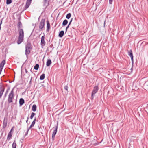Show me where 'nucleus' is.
I'll use <instances>...</instances> for the list:
<instances>
[{
	"label": "nucleus",
	"instance_id": "obj_46",
	"mask_svg": "<svg viewBox=\"0 0 148 148\" xmlns=\"http://www.w3.org/2000/svg\"><path fill=\"white\" fill-rule=\"evenodd\" d=\"M31 82V80H30V82H29V83L30 84Z\"/></svg>",
	"mask_w": 148,
	"mask_h": 148
},
{
	"label": "nucleus",
	"instance_id": "obj_24",
	"mask_svg": "<svg viewBox=\"0 0 148 148\" xmlns=\"http://www.w3.org/2000/svg\"><path fill=\"white\" fill-rule=\"evenodd\" d=\"M39 65L38 64H36L34 67V69L36 70H38L39 68Z\"/></svg>",
	"mask_w": 148,
	"mask_h": 148
},
{
	"label": "nucleus",
	"instance_id": "obj_33",
	"mask_svg": "<svg viewBox=\"0 0 148 148\" xmlns=\"http://www.w3.org/2000/svg\"><path fill=\"white\" fill-rule=\"evenodd\" d=\"M72 20H73V18H72L71 19V20L70 21L69 23V24L68 25H70L71 24V23L72 21Z\"/></svg>",
	"mask_w": 148,
	"mask_h": 148
},
{
	"label": "nucleus",
	"instance_id": "obj_44",
	"mask_svg": "<svg viewBox=\"0 0 148 148\" xmlns=\"http://www.w3.org/2000/svg\"><path fill=\"white\" fill-rule=\"evenodd\" d=\"M20 19H21V18L20 17H19V18H18V20L19 21H20Z\"/></svg>",
	"mask_w": 148,
	"mask_h": 148
},
{
	"label": "nucleus",
	"instance_id": "obj_34",
	"mask_svg": "<svg viewBox=\"0 0 148 148\" xmlns=\"http://www.w3.org/2000/svg\"><path fill=\"white\" fill-rule=\"evenodd\" d=\"M13 130H14V127H12V128L11 129V130L10 131V132H11V133H12V131H13Z\"/></svg>",
	"mask_w": 148,
	"mask_h": 148
},
{
	"label": "nucleus",
	"instance_id": "obj_6",
	"mask_svg": "<svg viewBox=\"0 0 148 148\" xmlns=\"http://www.w3.org/2000/svg\"><path fill=\"white\" fill-rule=\"evenodd\" d=\"M32 0H27L25 6V8L23 11L28 8L30 6Z\"/></svg>",
	"mask_w": 148,
	"mask_h": 148
},
{
	"label": "nucleus",
	"instance_id": "obj_48",
	"mask_svg": "<svg viewBox=\"0 0 148 148\" xmlns=\"http://www.w3.org/2000/svg\"><path fill=\"white\" fill-rule=\"evenodd\" d=\"M23 139H22V140H23Z\"/></svg>",
	"mask_w": 148,
	"mask_h": 148
},
{
	"label": "nucleus",
	"instance_id": "obj_13",
	"mask_svg": "<svg viewBox=\"0 0 148 148\" xmlns=\"http://www.w3.org/2000/svg\"><path fill=\"white\" fill-rule=\"evenodd\" d=\"M19 102L20 106H21L24 103L25 101L23 98H21L20 99Z\"/></svg>",
	"mask_w": 148,
	"mask_h": 148
},
{
	"label": "nucleus",
	"instance_id": "obj_10",
	"mask_svg": "<svg viewBox=\"0 0 148 148\" xmlns=\"http://www.w3.org/2000/svg\"><path fill=\"white\" fill-rule=\"evenodd\" d=\"M128 54L131 57L132 62L133 63V56L132 50L131 49L128 51Z\"/></svg>",
	"mask_w": 148,
	"mask_h": 148
},
{
	"label": "nucleus",
	"instance_id": "obj_29",
	"mask_svg": "<svg viewBox=\"0 0 148 148\" xmlns=\"http://www.w3.org/2000/svg\"><path fill=\"white\" fill-rule=\"evenodd\" d=\"M64 89L67 90V91H68V87L67 86V85H66L65 86H64Z\"/></svg>",
	"mask_w": 148,
	"mask_h": 148
},
{
	"label": "nucleus",
	"instance_id": "obj_22",
	"mask_svg": "<svg viewBox=\"0 0 148 148\" xmlns=\"http://www.w3.org/2000/svg\"><path fill=\"white\" fill-rule=\"evenodd\" d=\"M45 77V74L44 73L42 74L40 77V79L41 80H43Z\"/></svg>",
	"mask_w": 148,
	"mask_h": 148
},
{
	"label": "nucleus",
	"instance_id": "obj_15",
	"mask_svg": "<svg viewBox=\"0 0 148 148\" xmlns=\"http://www.w3.org/2000/svg\"><path fill=\"white\" fill-rule=\"evenodd\" d=\"M12 133H11L10 132H9L8 135L7 140H10V139L12 138Z\"/></svg>",
	"mask_w": 148,
	"mask_h": 148
},
{
	"label": "nucleus",
	"instance_id": "obj_17",
	"mask_svg": "<svg viewBox=\"0 0 148 148\" xmlns=\"http://www.w3.org/2000/svg\"><path fill=\"white\" fill-rule=\"evenodd\" d=\"M64 34V31L63 30H62L59 33V34H58V36H59L60 38L62 37Z\"/></svg>",
	"mask_w": 148,
	"mask_h": 148
},
{
	"label": "nucleus",
	"instance_id": "obj_40",
	"mask_svg": "<svg viewBox=\"0 0 148 148\" xmlns=\"http://www.w3.org/2000/svg\"><path fill=\"white\" fill-rule=\"evenodd\" d=\"M50 47L52 48L53 47V45L51 44V45H50Z\"/></svg>",
	"mask_w": 148,
	"mask_h": 148
},
{
	"label": "nucleus",
	"instance_id": "obj_21",
	"mask_svg": "<svg viewBox=\"0 0 148 148\" xmlns=\"http://www.w3.org/2000/svg\"><path fill=\"white\" fill-rule=\"evenodd\" d=\"M16 143L15 140H14L12 145V148H16Z\"/></svg>",
	"mask_w": 148,
	"mask_h": 148
},
{
	"label": "nucleus",
	"instance_id": "obj_45",
	"mask_svg": "<svg viewBox=\"0 0 148 148\" xmlns=\"http://www.w3.org/2000/svg\"><path fill=\"white\" fill-rule=\"evenodd\" d=\"M30 71H31V72H32V73H33V72H32V69H31V70H30Z\"/></svg>",
	"mask_w": 148,
	"mask_h": 148
},
{
	"label": "nucleus",
	"instance_id": "obj_4",
	"mask_svg": "<svg viewBox=\"0 0 148 148\" xmlns=\"http://www.w3.org/2000/svg\"><path fill=\"white\" fill-rule=\"evenodd\" d=\"M45 20L44 19H42L39 25V28L41 31H42L45 29Z\"/></svg>",
	"mask_w": 148,
	"mask_h": 148
},
{
	"label": "nucleus",
	"instance_id": "obj_23",
	"mask_svg": "<svg viewBox=\"0 0 148 148\" xmlns=\"http://www.w3.org/2000/svg\"><path fill=\"white\" fill-rule=\"evenodd\" d=\"M10 89V88L9 87H8L7 88V89L6 90V92L4 94V96L5 97H6L7 94H8L9 90Z\"/></svg>",
	"mask_w": 148,
	"mask_h": 148
},
{
	"label": "nucleus",
	"instance_id": "obj_2",
	"mask_svg": "<svg viewBox=\"0 0 148 148\" xmlns=\"http://www.w3.org/2000/svg\"><path fill=\"white\" fill-rule=\"evenodd\" d=\"M14 88H13L9 93L8 95V103H9L13 102V99L14 97Z\"/></svg>",
	"mask_w": 148,
	"mask_h": 148
},
{
	"label": "nucleus",
	"instance_id": "obj_36",
	"mask_svg": "<svg viewBox=\"0 0 148 148\" xmlns=\"http://www.w3.org/2000/svg\"><path fill=\"white\" fill-rule=\"evenodd\" d=\"M25 72L26 73H27L28 71H27V69H25Z\"/></svg>",
	"mask_w": 148,
	"mask_h": 148
},
{
	"label": "nucleus",
	"instance_id": "obj_49",
	"mask_svg": "<svg viewBox=\"0 0 148 148\" xmlns=\"http://www.w3.org/2000/svg\"><path fill=\"white\" fill-rule=\"evenodd\" d=\"M79 0H77V1H79Z\"/></svg>",
	"mask_w": 148,
	"mask_h": 148
},
{
	"label": "nucleus",
	"instance_id": "obj_14",
	"mask_svg": "<svg viewBox=\"0 0 148 148\" xmlns=\"http://www.w3.org/2000/svg\"><path fill=\"white\" fill-rule=\"evenodd\" d=\"M52 63L51 61V59H47L46 62V65L47 66H49Z\"/></svg>",
	"mask_w": 148,
	"mask_h": 148
},
{
	"label": "nucleus",
	"instance_id": "obj_18",
	"mask_svg": "<svg viewBox=\"0 0 148 148\" xmlns=\"http://www.w3.org/2000/svg\"><path fill=\"white\" fill-rule=\"evenodd\" d=\"M37 106L36 105L34 104L32 108V110L34 112H35L36 110Z\"/></svg>",
	"mask_w": 148,
	"mask_h": 148
},
{
	"label": "nucleus",
	"instance_id": "obj_26",
	"mask_svg": "<svg viewBox=\"0 0 148 148\" xmlns=\"http://www.w3.org/2000/svg\"><path fill=\"white\" fill-rule=\"evenodd\" d=\"M71 16V14L70 13H69L66 15V18L67 19H69L70 18Z\"/></svg>",
	"mask_w": 148,
	"mask_h": 148
},
{
	"label": "nucleus",
	"instance_id": "obj_39",
	"mask_svg": "<svg viewBox=\"0 0 148 148\" xmlns=\"http://www.w3.org/2000/svg\"><path fill=\"white\" fill-rule=\"evenodd\" d=\"M32 127H33V126H32L30 125V126L28 128L30 130V129Z\"/></svg>",
	"mask_w": 148,
	"mask_h": 148
},
{
	"label": "nucleus",
	"instance_id": "obj_19",
	"mask_svg": "<svg viewBox=\"0 0 148 148\" xmlns=\"http://www.w3.org/2000/svg\"><path fill=\"white\" fill-rule=\"evenodd\" d=\"M5 64V60H3L1 62L0 64V67L2 66V68H3L4 64Z\"/></svg>",
	"mask_w": 148,
	"mask_h": 148
},
{
	"label": "nucleus",
	"instance_id": "obj_37",
	"mask_svg": "<svg viewBox=\"0 0 148 148\" xmlns=\"http://www.w3.org/2000/svg\"><path fill=\"white\" fill-rule=\"evenodd\" d=\"M47 0H44V3L45 4L47 3Z\"/></svg>",
	"mask_w": 148,
	"mask_h": 148
},
{
	"label": "nucleus",
	"instance_id": "obj_35",
	"mask_svg": "<svg viewBox=\"0 0 148 148\" xmlns=\"http://www.w3.org/2000/svg\"><path fill=\"white\" fill-rule=\"evenodd\" d=\"M28 132H26L25 133V136H24V137H25L27 135V134H28Z\"/></svg>",
	"mask_w": 148,
	"mask_h": 148
},
{
	"label": "nucleus",
	"instance_id": "obj_42",
	"mask_svg": "<svg viewBox=\"0 0 148 148\" xmlns=\"http://www.w3.org/2000/svg\"><path fill=\"white\" fill-rule=\"evenodd\" d=\"M105 20L104 22V26H105Z\"/></svg>",
	"mask_w": 148,
	"mask_h": 148
},
{
	"label": "nucleus",
	"instance_id": "obj_43",
	"mask_svg": "<svg viewBox=\"0 0 148 148\" xmlns=\"http://www.w3.org/2000/svg\"><path fill=\"white\" fill-rule=\"evenodd\" d=\"M24 119V118L23 117L21 119V121H20V122H21V119Z\"/></svg>",
	"mask_w": 148,
	"mask_h": 148
},
{
	"label": "nucleus",
	"instance_id": "obj_41",
	"mask_svg": "<svg viewBox=\"0 0 148 148\" xmlns=\"http://www.w3.org/2000/svg\"><path fill=\"white\" fill-rule=\"evenodd\" d=\"M29 129L28 128L27 129V132H28L29 131Z\"/></svg>",
	"mask_w": 148,
	"mask_h": 148
},
{
	"label": "nucleus",
	"instance_id": "obj_9",
	"mask_svg": "<svg viewBox=\"0 0 148 148\" xmlns=\"http://www.w3.org/2000/svg\"><path fill=\"white\" fill-rule=\"evenodd\" d=\"M45 35L42 36L41 40V47L43 48V47L45 45Z\"/></svg>",
	"mask_w": 148,
	"mask_h": 148
},
{
	"label": "nucleus",
	"instance_id": "obj_8",
	"mask_svg": "<svg viewBox=\"0 0 148 148\" xmlns=\"http://www.w3.org/2000/svg\"><path fill=\"white\" fill-rule=\"evenodd\" d=\"M4 90V87L2 85L0 84V98L1 97Z\"/></svg>",
	"mask_w": 148,
	"mask_h": 148
},
{
	"label": "nucleus",
	"instance_id": "obj_11",
	"mask_svg": "<svg viewBox=\"0 0 148 148\" xmlns=\"http://www.w3.org/2000/svg\"><path fill=\"white\" fill-rule=\"evenodd\" d=\"M7 117H5L4 119V120L3 122V128H5L7 125Z\"/></svg>",
	"mask_w": 148,
	"mask_h": 148
},
{
	"label": "nucleus",
	"instance_id": "obj_31",
	"mask_svg": "<svg viewBox=\"0 0 148 148\" xmlns=\"http://www.w3.org/2000/svg\"><path fill=\"white\" fill-rule=\"evenodd\" d=\"M2 67V66H1V67H0V74H1L2 71V70L3 68Z\"/></svg>",
	"mask_w": 148,
	"mask_h": 148
},
{
	"label": "nucleus",
	"instance_id": "obj_47",
	"mask_svg": "<svg viewBox=\"0 0 148 148\" xmlns=\"http://www.w3.org/2000/svg\"><path fill=\"white\" fill-rule=\"evenodd\" d=\"M32 77H31V80H31H31H32Z\"/></svg>",
	"mask_w": 148,
	"mask_h": 148
},
{
	"label": "nucleus",
	"instance_id": "obj_3",
	"mask_svg": "<svg viewBox=\"0 0 148 148\" xmlns=\"http://www.w3.org/2000/svg\"><path fill=\"white\" fill-rule=\"evenodd\" d=\"M32 45L31 43L29 42H28L25 45V54L27 57L30 54L31 49H32Z\"/></svg>",
	"mask_w": 148,
	"mask_h": 148
},
{
	"label": "nucleus",
	"instance_id": "obj_7",
	"mask_svg": "<svg viewBox=\"0 0 148 148\" xmlns=\"http://www.w3.org/2000/svg\"><path fill=\"white\" fill-rule=\"evenodd\" d=\"M58 122L57 123V125L56 126L55 129L54 130L53 132V133L52 134V138L53 140L54 139V138L55 136V135L57 133V129H58Z\"/></svg>",
	"mask_w": 148,
	"mask_h": 148
},
{
	"label": "nucleus",
	"instance_id": "obj_28",
	"mask_svg": "<svg viewBox=\"0 0 148 148\" xmlns=\"http://www.w3.org/2000/svg\"><path fill=\"white\" fill-rule=\"evenodd\" d=\"M12 0H6V3L7 5L10 4L12 3Z\"/></svg>",
	"mask_w": 148,
	"mask_h": 148
},
{
	"label": "nucleus",
	"instance_id": "obj_25",
	"mask_svg": "<svg viewBox=\"0 0 148 148\" xmlns=\"http://www.w3.org/2000/svg\"><path fill=\"white\" fill-rule=\"evenodd\" d=\"M36 118L35 117L34 119V120L33 121V122H32L31 124V125L33 127L34 126V125L35 123V121H36Z\"/></svg>",
	"mask_w": 148,
	"mask_h": 148
},
{
	"label": "nucleus",
	"instance_id": "obj_32",
	"mask_svg": "<svg viewBox=\"0 0 148 148\" xmlns=\"http://www.w3.org/2000/svg\"><path fill=\"white\" fill-rule=\"evenodd\" d=\"M69 25H68V26L66 27V31H65V33L67 31V29L69 28Z\"/></svg>",
	"mask_w": 148,
	"mask_h": 148
},
{
	"label": "nucleus",
	"instance_id": "obj_20",
	"mask_svg": "<svg viewBox=\"0 0 148 148\" xmlns=\"http://www.w3.org/2000/svg\"><path fill=\"white\" fill-rule=\"evenodd\" d=\"M68 23V21L67 20H66V19L64 20V21L63 22L62 26H66L67 24Z\"/></svg>",
	"mask_w": 148,
	"mask_h": 148
},
{
	"label": "nucleus",
	"instance_id": "obj_1",
	"mask_svg": "<svg viewBox=\"0 0 148 148\" xmlns=\"http://www.w3.org/2000/svg\"><path fill=\"white\" fill-rule=\"evenodd\" d=\"M17 27L19 28V36L17 41L18 44L19 45L23 42L24 38V31L23 29H21L22 27V25L21 21H19L18 23Z\"/></svg>",
	"mask_w": 148,
	"mask_h": 148
},
{
	"label": "nucleus",
	"instance_id": "obj_5",
	"mask_svg": "<svg viewBox=\"0 0 148 148\" xmlns=\"http://www.w3.org/2000/svg\"><path fill=\"white\" fill-rule=\"evenodd\" d=\"M98 90L99 87L98 86H94L91 95V98L92 99H93L95 94L97 92Z\"/></svg>",
	"mask_w": 148,
	"mask_h": 148
},
{
	"label": "nucleus",
	"instance_id": "obj_12",
	"mask_svg": "<svg viewBox=\"0 0 148 148\" xmlns=\"http://www.w3.org/2000/svg\"><path fill=\"white\" fill-rule=\"evenodd\" d=\"M50 29V25L49 21L48 20L47 21V32H48Z\"/></svg>",
	"mask_w": 148,
	"mask_h": 148
},
{
	"label": "nucleus",
	"instance_id": "obj_27",
	"mask_svg": "<svg viewBox=\"0 0 148 148\" xmlns=\"http://www.w3.org/2000/svg\"><path fill=\"white\" fill-rule=\"evenodd\" d=\"M36 114L34 112H32L31 113V115L30 116V118L31 119H32L34 116V115Z\"/></svg>",
	"mask_w": 148,
	"mask_h": 148
},
{
	"label": "nucleus",
	"instance_id": "obj_38",
	"mask_svg": "<svg viewBox=\"0 0 148 148\" xmlns=\"http://www.w3.org/2000/svg\"><path fill=\"white\" fill-rule=\"evenodd\" d=\"M29 119V117H27V120L26 121V123H27Z\"/></svg>",
	"mask_w": 148,
	"mask_h": 148
},
{
	"label": "nucleus",
	"instance_id": "obj_30",
	"mask_svg": "<svg viewBox=\"0 0 148 148\" xmlns=\"http://www.w3.org/2000/svg\"><path fill=\"white\" fill-rule=\"evenodd\" d=\"M113 0H109V3L110 4H112Z\"/></svg>",
	"mask_w": 148,
	"mask_h": 148
},
{
	"label": "nucleus",
	"instance_id": "obj_16",
	"mask_svg": "<svg viewBox=\"0 0 148 148\" xmlns=\"http://www.w3.org/2000/svg\"><path fill=\"white\" fill-rule=\"evenodd\" d=\"M143 87L145 89H148V81L145 82L143 85Z\"/></svg>",
	"mask_w": 148,
	"mask_h": 148
}]
</instances>
